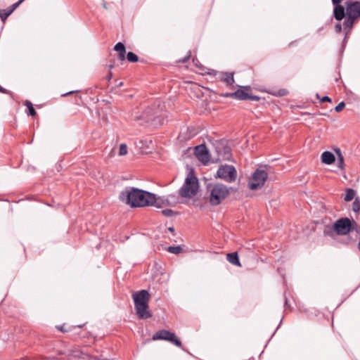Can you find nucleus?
<instances>
[{"instance_id": "obj_8", "label": "nucleus", "mask_w": 360, "mask_h": 360, "mask_svg": "<svg viewBox=\"0 0 360 360\" xmlns=\"http://www.w3.org/2000/svg\"><path fill=\"white\" fill-rule=\"evenodd\" d=\"M153 340H166L179 347H181V340L176 336V335L174 333H172L167 330H160L156 332L155 333H154L153 336Z\"/></svg>"}, {"instance_id": "obj_9", "label": "nucleus", "mask_w": 360, "mask_h": 360, "mask_svg": "<svg viewBox=\"0 0 360 360\" xmlns=\"http://www.w3.org/2000/svg\"><path fill=\"white\" fill-rule=\"evenodd\" d=\"M224 97H231L238 100H251L259 101V98L257 96L250 95L244 89H238L233 93H226L223 95Z\"/></svg>"}, {"instance_id": "obj_18", "label": "nucleus", "mask_w": 360, "mask_h": 360, "mask_svg": "<svg viewBox=\"0 0 360 360\" xmlns=\"http://www.w3.org/2000/svg\"><path fill=\"white\" fill-rule=\"evenodd\" d=\"M226 259L231 264L238 266H241V264L240 262L237 252H231L227 254Z\"/></svg>"}, {"instance_id": "obj_22", "label": "nucleus", "mask_w": 360, "mask_h": 360, "mask_svg": "<svg viewBox=\"0 0 360 360\" xmlns=\"http://www.w3.org/2000/svg\"><path fill=\"white\" fill-rule=\"evenodd\" d=\"M352 210L354 212H359L360 211V198L359 197L355 198L352 203Z\"/></svg>"}, {"instance_id": "obj_17", "label": "nucleus", "mask_w": 360, "mask_h": 360, "mask_svg": "<svg viewBox=\"0 0 360 360\" xmlns=\"http://www.w3.org/2000/svg\"><path fill=\"white\" fill-rule=\"evenodd\" d=\"M114 50L119 53V59L124 60L125 59L126 49L124 45L122 42L115 44Z\"/></svg>"}, {"instance_id": "obj_15", "label": "nucleus", "mask_w": 360, "mask_h": 360, "mask_svg": "<svg viewBox=\"0 0 360 360\" xmlns=\"http://www.w3.org/2000/svg\"><path fill=\"white\" fill-rule=\"evenodd\" d=\"M334 17L337 20H341L347 15L345 8L341 5H335L333 11Z\"/></svg>"}, {"instance_id": "obj_31", "label": "nucleus", "mask_w": 360, "mask_h": 360, "mask_svg": "<svg viewBox=\"0 0 360 360\" xmlns=\"http://www.w3.org/2000/svg\"><path fill=\"white\" fill-rule=\"evenodd\" d=\"M335 32H338V33H340L341 31H342V25L340 24H337L335 26Z\"/></svg>"}, {"instance_id": "obj_19", "label": "nucleus", "mask_w": 360, "mask_h": 360, "mask_svg": "<svg viewBox=\"0 0 360 360\" xmlns=\"http://www.w3.org/2000/svg\"><path fill=\"white\" fill-rule=\"evenodd\" d=\"M355 191L352 188H347L346 190V193L344 197V200L347 202L351 201L355 196Z\"/></svg>"}, {"instance_id": "obj_28", "label": "nucleus", "mask_w": 360, "mask_h": 360, "mask_svg": "<svg viewBox=\"0 0 360 360\" xmlns=\"http://www.w3.org/2000/svg\"><path fill=\"white\" fill-rule=\"evenodd\" d=\"M338 166L341 168V169H343V166H344V158L343 156L342 155V154L340 153H338Z\"/></svg>"}, {"instance_id": "obj_3", "label": "nucleus", "mask_w": 360, "mask_h": 360, "mask_svg": "<svg viewBox=\"0 0 360 360\" xmlns=\"http://www.w3.org/2000/svg\"><path fill=\"white\" fill-rule=\"evenodd\" d=\"M198 180L197 177L192 174H188L185 181L179 191V194L181 198H192L198 191Z\"/></svg>"}, {"instance_id": "obj_6", "label": "nucleus", "mask_w": 360, "mask_h": 360, "mask_svg": "<svg viewBox=\"0 0 360 360\" xmlns=\"http://www.w3.org/2000/svg\"><path fill=\"white\" fill-rule=\"evenodd\" d=\"M267 177L268 174L266 171L257 169L248 181V188L252 191L260 189L264 185Z\"/></svg>"}, {"instance_id": "obj_44", "label": "nucleus", "mask_w": 360, "mask_h": 360, "mask_svg": "<svg viewBox=\"0 0 360 360\" xmlns=\"http://www.w3.org/2000/svg\"><path fill=\"white\" fill-rule=\"evenodd\" d=\"M123 84V82H120L118 85L120 86Z\"/></svg>"}, {"instance_id": "obj_13", "label": "nucleus", "mask_w": 360, "mask_h": 360, "mask_svg": "<svg viewBox=\"0 0 360 360\" xmlns=\"http://www.w3.org/2000/svg\"><path fill=\"white\" fill-rule=\"evenodd\" d=\"M218 78L226 84L227 86H231L234 83L233 72H221L219 73Z\"/></svg>"}, {"instance_id": "obj_25", "label": "nucleus", "mask_w": 360, "mask_h": 360, "mask_svg": "<svg viewBox=\"0 0 360 360\" xmlns=\"http://www.w3.org/2000/svg\"><path fill=\"white\" fill-rule=\"evenodd\" d=\"M162 214L165 217H171L174 216V212L170 209H165L162 210Z\"/></svg>"}, {"instance_id": "obj_32", "label": "nucleus", "mask_w": 360, "mask_h": 360, "mask_svg": "<svg viewBox=\"0 0 360 360\" xmlns=\"http://www.w3.org/2000/svg\"><path fill=\"white\" fill-rule=\"evenodd\" d=\"M57 328H58L59 330H60V331H62V332H64V333H65V332H68V331L70 330V329H67V328H65V326H64V325H63V326H57Z\"/></svg>"}, {"instance_id": "obj_12", "label": "nucleus", "mask_w": 360, "mask_h": 360, "mask_svg": "<svg viewBox=\"0 0 360 360\" xmlns=\"http://www.w3.org/2000/svg\"><path fill=\"white\" fill-rule=\"evenodd\" d=\"M25 0H19L18 2L13 4L10 8L7 9H0V18L3 22Z\"/></svg>"}, {"instance_id": "obj_26", "label": "nucleus", "mask_w": 360, "mask_h": 360, "mask_svg": "<svg viewBox=\"0 0 360 360\" xmlns=\"http://www.w3.org/2000/svg\"><path fill=\"white\" fill-rule=\"evenodd\" d=\"M127 153V147L126 144H121L119 149L120 155H124Z\"/></svg>"}, {"instance_id": "obj_27", "label": "nucleus", "mask_w": 360, "mask_h": 360, "mask_svg": "<svg viewBox=\"0 0 360 360\" xmlns=\"http://www.w3.org/2000/svg\"><path fill=\"white\" fill-rule=\"evenodd\" d=\"M71 356L77 358H82L84 359V354L79 350L72 351L71 352Z\"/></svg>"}, {"instance_id": "obj_21", "label": "nucleus", "mask_w": 360, "mask_h": 360, "mask_svg": "<svg viewBox=\"0 0 360 360\" xmlns=\"http://www.w3.org/2000/svg\"><path fill=\"white\" fill-rule=\"evenodd\" d=\"M167 250L169 252L174 255H178L182 251V248L180 246H169Z\"/></svg>"}, {"instance_id": "obj_38", "label": "nucleus", "mask_w": 360, "mask_h": 360, "mask_svg": "<svg viewBox=\"0 0 360 360\" xmlns=\"http://www.w3.org/2000/svg\"><path fill=\"white\" fill-rule=\"evenodd\" d=\"M168 231H169L170 232L173 233V232H174V229L173 227H169L168 228Z\"/></svg>"}, {"instance_id": "obj_42", "label": "nucleus", "mask_w": 360, "mask_h": 360, "mask_svg": "<svg viewBox=\"0 0 360 360\" xmlns=\"http://www.w3.org/2000/svg\"><path fill=\"white\" fill-rule=\"evenodd\" d=\"M145 119L146 120V121H149L150 118V117H145Z\"/></svg>"}, {"instance_id": "obj_43", "label": "nucleus", "mask_w": 360, "mask_h": 360, "mask_svg": "<svg viewBox=\"0 0 360 360\" xmlns=\"http://www.w3.org/2000/svg\"><path fill=\"white\" fill-rule=\"evenodd\" d=\"M244 88H245V89H250V86H245V87H244Z\"/></svg>"}, {"instance_id": "obj_39", "label": "nucleus", "mask_w": 360, "mask_h": 360, "mask_svg": "<svg viewBox=\"0 0 360 360\" xmlns=\"http://www.w3.org/2000/svg\"><path fill=\"white\" fill-rule=\"evenodd\" d=\"M72 93H74V91H70L65 94H64L63 96H67V95H70V94H72Z\"/></svg>"}, {"instance_id": "obj_35", "label": "nucleus", "mask_w": 360, "mask_h": 360, "mask_svg": "<svg viewBox=\"0 0 360 360\" xmlns=\"http://www.w3.org/2000/svg\"><path fill=\"white\" fill-rule=\"evenodd\" d=\"M333 4L335 5H340V3L341 2V0H332Z\"/></svg>"}, {"instance_id": "obj_24", "label": "nucleus", "mask_w": 360, "mask_h": 360, "mask_svg": "<svg viewBox=\"0 0 360 360\" xmlns=\"http://www.w3.org/2000/svg\"><path fill=\"white\" fill-rule=\"evenodd\" d=\"M25 105L28 108V110H29V115H31V116H34L36 115V111L33 107V105L32 103L29 101H26L25 102Z\"/></svg>"}, {"instance_id": "obj_5", "label": "nucleus", "mask_w": 360, "mask_h": 360, "mask_svg": "<svg viewBox=\"0 0 360 360\" xmlns=\"http://www.w3.org/2000/svg\"><path fill=\"white\" fill-rule=\"evenodd\" d=\"M352 229V224L349 219L342 218L335 221L332 227L326 228L324 233L329 234L330 231H335L338 235H346Z\"/></svg>"}, {"instance_id": "obj_37", "label": "nucleus", "mask_w": 360, "mask_h": 360, "mask_svg": "<svg viewBox=\"0 0 360 360\" xmlns=\"http://www.w3.org/2000/svg\"><path fill=\"white\" fill-rule=\"evenodd\" d=\"M112 72H110L108 73V75L106 77V79H107L108 81H110V80L111 79V78H112Z\"/></svg>"}, {"instance_id": "obj_14", "label": "nucleus", "mask_w": 360, "mask_h": 360, "mask_svg": "<svg viewBox=\"0 0 360 360\" xmlns=\"http://www.w3.org/2000/svg\"><path fill=\"white\" fill-rule=\"evenodd\" d=\"M168 205H169L168 198L165 199L162 197L156 198L155 195L153 194V199L151 200V203H150L149 206H155L156 207L160 208Z\"/></svg>"}, {"instance_id": "obj_2", "label": "nucleus", "mask_w": 360, "mask_h": 360, "mask_svg": "<svg viewBox=\"0 0 360 360\" xmlns=\"http://www.w3.org/2000/svg\"><path fill=\"white\" fill-rule=\"evenodd\" d=\"M136 314L140 319H146L152 316L148 310L150 294L146 290L135 292L132 295Z\"/></svg>"}, {"instance_id": "obj_33", "label": "nucleus", "mask_w": 360, "mask_h": 360, "mask_svg": "<svg viewBox=\"0 0 360 360\" xmlns=\"http://www.w3.org/2000/svg\"><path fill=\"white\" fill-rule=\"evenodd\" d=\"M321 103H324V102H331V99L330 98H329L328 96H323L321 99Z\"/></svg>"}, {"instance_id": "obj_36", "label": "nucleus", "mask_w": 360, "mask_h": 360, "mask_svg": "<svg viewBox=\"0 0 360 360\" xmlns=\"http://www.w3.org/2000/svg\"><path fill=\"white\" fill-rule=\"evenodd\" d=\"M0 92L3 93V94H6L7 93V90L0 86Z\"/></svg>"}, {"instance_id": "obj_41", "label": "nucleus", "mask_w": 360, "mask_h": 360, "mask_svg": "<svg viewBox=\"0 0 360 360\" xmlns=\"http://www.w3.org/2000/svg\"><path fill=\"white\" fill-rule=\"evenodd\" d=\"M113 67H114V65H109V68H110V69L113 68Z\"/></svg>"}, {"instance_id": "obj_23", "label": "nucleus", "mask_w": 360, "mask_h": 360, "mask_svg": "<svg viewBox=\"0 0 360 360\" xmlns=\"http://www.w3.org/2000/svg\"><path fill=\"white\" fill-rule=\"evenodd\" d=\"M127 58L131 63H136L139 60L138 56L133 52H128L127 54Z\"/></svg>"}, {"instance_id": "obj_16", "label": "nucleus", "mask_w": 360, "mask_h": 360, "mask_svg": "<svg viewBox=\"0 0 360 360\" xmlns=\"http://www.w3.org/2000/svg\"><path fill=\"white\" fill-rule=\"evenodd\" d=\"M335 160V155L330 151H325L321 155V161L324 164L330 165Z\"/></svg>"}, {"instance_id": "obj_4", "label": "nucleus", "mask_w": 360, "mask_h": 360, "mask_svg": "<svg viewBox=\"0 0 360 360\" xmlns=\"http://www.w3.org/2000/svg\"><path fill=\"white\" fill-rule=\"evenodd\" d=\"M229 194V190L227 186L221 184H217L210 191V202L212 205H218Z\"/></svg>"}, {"instance_id": "obj_1", "label": "nucleus", "mask_w": 360, "mask_h": 360, "mask_svg": "<svg viewBox=\"0 0 360 360\" xmlns=\"http://www.w3.org/2000/svg\"><path fill=\"white\" fill-rule=\"evenodd\" d=\"M120 199L131 207L149 206L153 194L135 188H126L120 194Z\"/></svg>"}, {"instance_id": "obj_34", "label": "nucleus", "mask_w": 360, "mask_h": 360, "mask_svg": "<svg viewBox=\"0 0 360 360\" xmlns=\"http://www.w3.org/2000/svg\"><path fill=\"white\" fill-rule=\"evenodd\" d=\"M191 56V51H188V55L184 59L181 60V62L186 63L190 58Z\"/></svg>"}, {"instance_id": "obj_7", "label": "nucleus", "mask_w": 360, "mask_h": 360, "mask_svg": "<svg viewBox=\"0 0 360 360\" xmlns=\"http://www.w3.org/2000/svg\"><path fill=\"white\" fill-rule=\"evenodd\" d=\"M217 177L231 183L236 179L237 172L233 165H221L217 170Z\"/></svg>"}, {"instance_id": "obj_45", "label": "nucleus", "mask_w": 360, "mask_h": 360, "mask_svg": "<svg viewBox=\"0 0 360 360\" xmlns=\"http://www.w3.org/2000/svg\"><path fill=\"white\" fill-rule=\"evenodd\" d=\"M287 299L285 300V304H287Z\"/></svg>"}, {"instance_id": "obj_11", "label": "nucleus", "mask_w": 360, "mask_h": 360, "mask_svg": "<svg viewBox=\"0 0 360 360\" xmlns=\"http://www.w3.org/2000/svg\"><path fill=\"white\" fill-rule=\"evenodd\" d=\"M195 155L198 160L203 164L207 163L210 160L209 152L204 144L197 146L195 148Z\"/></svg>"}, {"instance_id": "obj_10", "label": "nucleus", "mask_w": 360, "mask_h": 360, "mask_svg": "<svg viewBox=\"0 0 360 360\" xmlns=\"http://www.w3.org/2000/svg\"><path fill=\"white\" fill-rule=\"evenodd\" d=\"M346 14L356 19L360 18V1H348L345 3Z\"/></svg>"}, {"instance_id": "obj_40", "label": "nucleus", "mask_w": 360, "mask_h": 360, "mask_svg": "<svg viewBox=\"0 0 360 360\" xmlns=\"http://www.w3.org/2000/svg\"><path fill=\"white\" fill-rule=\"evenodd\" d=\"M103 8H104L107 9V6H106V4H105V2H103Z\"/></svg>"}, {"instance_id": "obj_20", "label": "nucleus", "mask_w": 360, "mask_h": 360, "mask_svg": "<svg viewBox=\"0 0 360 360\" xmlns=\"http://www.w3.org/2000/svg\"><path fill=\"white\" fill-rule=\"evenodd\" d=\"M347 19L344 21V26L347 28H352L355 20H356L355 18L352 17L351 15H347Z\"/></svg>"}, {"instance_id": "obj_29", "label": "nucleus", "mask_w": 360, "mask_h": 360, "mask_svg": "<svg viewBox=\"0 0 360 360\" xmlns=\"http://www.w3.org/2000/svg\"><path fill=\"white\" fill-rule=\"evenodd\" d=\"M288 93V92L286 89H282L278 90L277 93L274 94V95L278 96H283L287 95Z\"/></svg>"}, {"instance_id": "obj_30", "label": "nucleus", "mask_w": 360, "mask_h": 360, "mask_svg": "<svg viewBox=\"0 0 360 360\" xmlns=\"http://www.w3.org/2000/svg\"><path fill=\"white\" fill-rule=\"evenodd\" d=\"M345 103L344 102H340L335 108V110L338 112L342 110V109L345 108Z\"/></svg>"}]
</instances>
